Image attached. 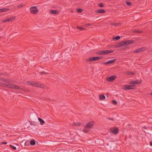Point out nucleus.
<instances>
[{
    "label": "nucleus",
    "mask_w": 152,
    "mask_h": 152,
    "mask_svg": "<svg viewBox=\"0 0 152 152\" xmlns=\"http://www.w3.org/2000/svg\"><path fill=\"white\" fill-rule=\"evenodd\" d=\"M94 126V122L91 121L88 122L85 126L83 131L85 133H87Z\"/></svg>",
    "instance_id": "obj_2"
},
{
    "label": "nucleus",
    "mask_w": 152,
    "mask_h": 152,
    "mask_svg": "<svg viewBox=\"0 0 152 152\" xmlns=\"http://www.w3.org/2000/svg\"><path fill=\"white\" fill-rule=\"evenodd\" d=\"M126 4L128 6H131L132 5V3L130 2L126 1Z\"/></svg>",
    "instance_id": "obj_30"
},
{
    "label": "nucleus",
    "mask_w": 152,
    "mask_h": 152,
    "mask_svg": "<svg viewBox=\"0 0 152 152\" xmlns=\"http://www.w3.org/2000/svg\"><path fill=\"white\" fill-rule=\"evenodd\" d=\"M99 6L100 7H103L104 6V5L103 4L101 3L99 4Z\"/></svg>",
    "instance_id": "obj_34"
},
{
    "label": "nucleus",
    "mask_w": 152,
    "mask_h": 152,
    "mask_svg": "<svg viewBox=\"0 0 152 152\" xmlns=\"http://www.w3.org/2000/svg\"><path fill=\"white\" fill-rule=\"evenodd\" d=\"M1 80L4 81L8 83H10V80L9 79H4V78H2L1 79H0Z\"/></svg>",
    "instance_id": "obj_21"
},
{
    "label": "nucleus",
    "mask_w": 152,
    "mask_h": 152,
    "mask_svg": "<svg viewBox=\"0 0 152 152\" xmlns=\"http://www.w3.org/2000/svg\"><path fill=\"white\" fill-rule=\"evenodd\" d=\"M116 60V59H114L113 60H111L108 61L103 63V64L105 65H107L108 64H113L114 62Z\"/></svg>",
    "instance_id": "obj_13"
},
{
    "label": "nucleus",
    "mask_w": 152,
    "mask_h": 152,
    "mask_svg": "<svg viewBox=\"0 0 152 152\" xmlns=\"http://www.w3.org/2000/svg\"><path fill=\"white\" fill-rule=\"evenodd\" d=\"M114 52L113 50H101L98 52V53L99 55H107L109 53H112Z\"/></svg>",
    "instance_id": "obj_4"
},
{
    "label": "nucleus",
    "mask_w": 152,
    "mask_h": 152,
    "mask_svg": "<svg viewBox=\"0 0 152 152\" xmlns=\"http://www.w3.org/2000/svg\"><path fill=\"white\" fill-rule=\"evenodd\" d=\"M150 144L152 146V142H150Z\"/></svg>",
    "instance_id": "obj_39"
},
{
    "label": "nucleus",
    "mask_w": 152,
    "mask_h": 152,
    "mask_svg": "<svg viewBox=\"0 0 152 152\" xmlns=\"http://www.w3.org/2000/svg\"><path fill=\"white\" fill-rule=\"evenodd\" d=\"M27 83L29 85L31 86L37 87L39 88H45L46 86L42 84H40L39 83H36L34 82H31V81H28Z\"/></svg>",
    "instance_id": "obj_1"
},
{
    "label": "nucleus",
    "mask_w": 152,
    "mask_h": 152,
    "mask_svg": "<svg viewBox=\"0 0 152 152\" xmlns=\"http://www.w3.org/2000/svg\"><path fill=\"white\" fill-rule=\"evenodd\" d=\"M39 73H40V74H48V73L46 72H39Z\"/></svg>",
    "instance_id": "obj_31"
},
{
    "label": "nucleus",
    "mask_w": 152,
    "mask_h": 152,
    "mask_svg": "<svg viewBox=\"0 0 152 152\" xmlns=\"http://www.w3.org/2000/svg\"><path fill=\"white\" fill-rule=\"evenodd\" d=\"M120 38V37L118 36L115 37H113V40H118Z\"/></svg>",
    "instance_id": "obj_24"
},
{
    "label": "nucleus",
    "mask_w": 152,
    "mask_h": 152,
    "mask_svg": "<svg viewBox=\"0 0 152 152\" xmlns=\"http://www.w3.org/2000/svg\"><path fill=\"white\" fill-rule=\"evenodd\" d=\"M124 41L125 45H128L134 42V41L132 40H127Z\"/></svg>",
    "instance_id": "obj_11"
},
{
    "label": "nucleus",
    "mask_w": 152,
    "mask_h": 152,
    "mask_svg": "<svg viewBox=\"0 0 152 152\" xmlns=\"http://www.w3.org/2000/svg\"><path fill=\"white\" fill-rule=\"evenodd\" d=\"M72 125L73 126H80L81 125V124L79 122H76L72 124Z\"/></svg>",
    "instance_id": "obj_22"
},
{
    "label": "nucleus",
    "mask_w": 152,
    "mask_h": 152,
    "mask_svg": "<svg viewBox=\"0 0 152 152\" xmlns=\"http://www.w3.org/2000/svg\"><path fill=\"white\" fill-rule=\"evenodd\" d=\"M110 132L111 133L116 134L118 132V128H112L110 129Z\"/></svg>",
    "instance_id": "obj_7"
},
{
    "label": "nucleus",
    "mask_w": 152,
    "mask_h": 152,
    "mask_svg": "<svg viewBox=\"0 0 152 152\" xmlns=\"http://www.w3.org/2000/svg\"><path fill=\"white\" fill-rule=\"evenodd\" d=\"M1 38V37H0V39Z\"/></svg>",
    "instance_id": "obj_43"
},
{
    "label": "nucleus",
    "mask_w": 152,
    "mask_h": 152,
    "mask_svg": "<svg viewBox=\"0 0 152 152\" xmlns=\"http://www.w3.org/2000/svg\"><path fill=\"white\" fill-rule=\"evenodd\" d=\"M112 103L114 105H116L117 104V102L115 100H113L112 101Z\"/></svg>",
    "instance_id": "obj_29"
},
{
    "label": "nucleus",
    "mask_w": 152,
    "mask_h": 152,
    "mask_svg": "<svg viewBox=\"0 0 152 152\" xmlns=\"http://www.w3.org/2000/svg\"><path fill=\"white\" fill-rule=\"evenodd\" d=\"M116 77L115 75L110 76L107 78V80L108 82H112L115 79Z\"/></svg>",
    "instance_id": "obj_9"
},
{
    "label": "nucleus",
    "mask_w": 152,
    "mask_h": 152,
    "mask_svg": "<svg viewBox=\"0 0 152 152\" xmlns=\"http://www.w3.org/2000/svg\"><path fill=\"white\" fill-rule=\"evenodd\" d=\"M28 142V141H26V143H25V145L26 144L27 142Z\"/></svg>",
    "instance_id": "obj_40"
},
{
    "label": "nucleus",
    "mask_w": 152,
    "mask_h": 152,
    "mask_svg": "<svg viewBox=\"0 0 152 152\" xmlns=\"http://www.w3.org/2000/svg\"><path fill=\"white\" fill-rule=\"evenodd\" d=\"M125 45L124 41H122L120 42L118 45V47H121L122 46Z\"/></svg>",
    "instance_id": "obj_15"
},
{
    "label": "nucleus",
    "mask_w": 152,
    "mask_h": 152,
    "mask_svg": "<svg viewBox=\"0 0 152 152\" xmlns=\"http://www.w3.org/2000/svg\"><path fill=\"white\" fill-rule=\"evenodd\" d=\"M151 94L152 95V92L151 93Z\"/></svg>",
    "instance_id": "obj_42"
},
{
    "label": "nucleus",
    "mask_w": 152,
    "mask_h": 152,
    "mask_svg": "<svg viewBox=\"0 0 152 152\" xmlns=\"http://www.w3.org/2000/svg\"><path fill=\"white\" fill-rule=\"evenodd\" d=\"M1 74H2V73L1 74H0V75H1Z\"/></svg>",
    "instance_id": "obj_44"
},
{
    "label": "nucleus",
    "mask_w": 152,
    "mask_h": 152,
    "mask_svg": "<svg viewBox=\"0 0 152 152\" xmlns=\"http://www.w3.org/2000/svg\"><path fill=\"white\" fill-rule=\"evenodd\" d=\"M107 119H109V120H112L113 121H114L113 119L111 118H107Z\"/></svg>",
    "instance_id": "obj_36"
},
{
    "label": "nucleus",
    "mask_w": 152,
    "mask_h": 152,
    "mask_svg": "<svg viewBox=\"0 0 152 152\" xmlns=\"http://www.w3.org/2000/svg\"><path fill=\"white\" fill-rule=\"evenodd\" d=\"M2 30V29L1 28H0V30Z\"/></svg>",
    "instance_id": "obj_41"
},
{
    "label": "nucleus",
    "mask_w": 152,
    "mask_h": 152,
    "mask_svg": "<svg viewBox=\"0 0 152 152\" xmlns=\"http://www.w3.org/2000/svg\"><path fill=\"white\" fill-rule=\"evenodd\" d=\"M10 147H11L14 150H15L16 149V147L15 146H13V145H10Z\"/></svg>",
    "instance_id": "obj_27"
},
{
    "label": "nucleus",
    "mask_w": 152,
    "mask_h": 152,
    "mask_svg": "<svg viewBox=\"0 0 152 152\" xmlns=\"http://www.w3.org/2000/svg\"><path fill=\"white\" fill-rule=\"evenodd\" d=\"M9 10V9L8 8H3L0 9V12H5Z\"/></svg>",
    "instance_id": "obj_17"
},
{
    "label": "nucleus",
    "mask_w": 152,
    "mask_h": 152,
    "mask_svg": "<svg viewBox=\"0 0 152 152\" xmlns=\"http://www.w3.org/2000/svg\"><path fill=\"white\" fill-rule=\"evenodd\" d=\"M144 50V48H142L137 49L136 50H134V53H140L141 52L143 51Z\"/></svg>",
    "instance_id": "obj_14"
},
{
    "label": "nucleus",
    "mask_w": 152,
    "mask_h": 152,
    "mask_svg": "<svg viewBox=\"0 0 152 152\" xmlns=\"http://www.w3.org/2000/svg\"><path fill=\"white\" fill-rule=\"evenodd\" d=\"M134 32L137 33H142V31H139L136 30L134 31Z\"/></svg>",
    "instance_id": "obj_33"
},
{
    "label": "nucleus",
    "mask_w": 152,
    "mask_h": 152,
    "mask_svg": "<svg viewBox=\"0 0 152 152\" xmlns=\"http://www.w3.org/2000/svg\"><path fill=\"white\" fill-rule=\"evenodd\" d=\"M82 11H83V10L81 9H77V12L79 13H81Z\"/></svg>",
    "instance_id": "obj_28"
},
{
    "label": "nucleus",
    "mask_w": 152,
    "mask_h": 152,
    "mask_svg": "<svg viewBox=\"0 0 152 152\" xmlns=\"http://www.w3.org/2000/svg\"><path fill=\"white\" fill-rule=\"evenodd\" d=\"M30 12L32 14H36L38 12V10L36 6L31 7L30 8Z\"/></svg>",
    "instance_id": "obj_5"
},
{
    "label": "nucleus",
    "mask_w": 152,
    "mask_h": 152,
    "mask_svg": "<svg viewBox=\"0 0 152 152\" xmlns=\"http://www.w3.org/2000/svg\"><path fill=\"white\" fill-rule=\"evenodd\" d=\"M105 96L104 95H99V99L100 100H102L105 99Z\"/></svg>",
    "instance_id": "obj_20"
},
{
    "label": "nucleus",
    "mask_w": 152,
    "mask_h": 152,
    "mask_svg": "<svg viewBox=\"0 0 152 152\" xmlns=\"http://www.w3.org/2000/svg\"><path fill=\"white\" fill-rule=\"evenodd\" d=\"M2 143L4 144H7V142H4Z\"/></svg>",
    "instance_id": "obj_38"
},
{
    "label": "nucleus",
    "mask_w": 152,
    "mask_h": 152,
    "mask_svg": "<svg viewBox=\"0 0 152 152\" xmlns=\"http://www.w3.org/2000/svg\"><path fill=\"white\" fill-rule=\"evenodd\" d=\"M126 74L129 75H133L134 74L133 72L130 71L127 72Z\"/></svg>",
    "instance_id": "obj_25"
},
{
    "label": "nucleus",
    "mask_w": 152,
    "mask_h": 152,
    "mask_svg": "<svg viewBox=\"0 0 152 152\" xmlns=\"http://www.w3.org/2000/svg\"><path fill=\"white\" fill-rule=\"evenodd\" d=\"M102 58V57L101 56H97L94 57H93L89 58L86 59V61H95L98 60Z\"/></svg>",
    "instance_id": "obj_6"
},
{
    "label": "nucleus",
    "mask_w": 152,
    "mask_h": 152,
    "mask_svg": "<svg viewBox=\"0 0 152 152\" xmlns=\"http://www.w3.org/2000/svg\"><path fill=\"white\" fill-rule=\"evenodd\" d=\"M135 88V86L134 85H126L124 87V89L126 90L133 89Z\"/></svg>",
    "instance_id": "obj_8"
},
{
    "label": "nucleus",
    "mask_w": 152,
    "mask_h": 152,
    "mask_svg": "<svg viewBox=\"0 0 152 152\" xmlns=\"http://www.w3.org/2000/svg\"><path fill=\"white\" fill-rule=\"evenodd\" d=\"M96 12L98 13H104L105 12V11L103 9H100L97 10Z\"/></svg>",
    "instance_id": "obj_16"
},
{
    "label": "nucleus",
    "mask_w": 152,
    "mask_h": 152,
    "mask_svg": "<svg viewBox=\"0 0 152 152\" xmlns=\"http://www.w3.org/2000/svg\"><path fill=\"white\" fill-rule=\"evenodd\" d=\"M2 86L7 87L8 88L12 89H21V88H20L19 86L17 85H14L12 84H11L10 83L6 84V83H4L2 84Z\"/></svg>",
    "instance_id": "obj_3"
},
{
    "label": "nucleus",
    "mask_w": 152,
    "mask_h": 152,
    "mask_svg": "<svg viewBox=\"0 0 152 152\" xmlns=\"http://www.w3.org/2000/svg\"><path fill=\"white\" fill-rule=\"evenodd\" d=\"M50 12L56 15L57 14L59 13L58 11L56 10H51Z\"/></svg>",
    "instance_id": "obj_19"
},
{
    "label": "nucleus",
    "mask_w": 152,
    "mask_h": 152,
    "mask_svg": "<svg viewBox=\"0 0 152 152\" xmlns=\"http://www.w3.org/2000/svg\"><path fill=\"white\" fill-rule=\"evenodd\" d=\"M30 144L31 145H35V142L34 140H32L30 141Z\"/></svg>",
    "instance_id": "obj_23"
},
{
    "label": "nucleus",
    "mask_w": 152,
    "mask_h": 152,
    "mask_svg": "<svg viewBox=\"0 0 152 152\" xmlns=\"http://www.w3.org/2000/svg\"><path fill=\"white\" fill-rule=\"evenodd\" d=\"M30 124L31 125H33L34 126L36 125V124L34 122H30Z\"/></svg>",
    "instance_id": "obj_32"
},
{
    "label": "nucleus",
    "mask_w": 152,
    "mask_h": 152,
    "mask_svg": "<svg viewBox=\"0 0 152 152\" xmlns=\"http://www.w3.org/2000/svg\"><path fill=\"white\" fill-rule=\"evenodd\" d=\"M141 83V82L140 80H134L133 81L130 82L129 84H130L136 85L140 84Z\"/></svg>",
    "instance_id": "obj_12"
},
{
    "label": "nucleus",
    "mask_w": 152,
    "mask_h": 152,
    "mask_svg": "<svg viewBox=\"0 0 152 152\" xmlns=\"http://www.w3.org/2000/svg\"><path fill=\"white\" fill-rule=\"evenodd\" d=\"M118 23H113L112 25L113 26H117L118 25Z\"/></svg>",
    "instance_id": "obj_35"
},
{
    "label": "nucleus",
    "mask_w": 152,
    "mask_h": 152,
    "mask_svg": "<svg viewBox=\"0 0 152 152\" xmlns=\"http://www.w3.org/2000/svg\"><path fill=\"white\" fill-rule=\"evenodd\" d=\"M38 119L40 122V125H43L45 123V121L41 118H38Z\"/></svg>",
    "instance_id": "obj_18"
},
{
    "label": "nucleus",
    "mask_w": 152,
    "mask_h": 152,
    "mask_svg": "<svg viewBox=\"0 0 152 152\" xmlns=\"http://www.w3.org/2000/svg\"><path fill=\"white\" fill-rule=\"evenodd\" d=\"M22 7V5H20L19 6H18V8H20Z\"/></svg>",
    "instance_id": "obj_37"
},
{
    "label": "nucleus",
    "mask_w": 152,
    "mask_h": 152,
    "mask_svg": "<svg viewBox=\"0 0 152 152\" xmlns=\"http://www.w3.org/2000/svg\"><path fill=\"white\" fill-rule=\"evenodd\" d=\"M15 16H12L10 18H8L4 20H3L2 22L3 23H5L6 22L11 21L13 20H15Z\"/></svg>",
    "instance_id": "obj_10"
},
{
    "label": "nucleus",
    "mask_w": 152,
    "mask_h": 152,
    "mask_svg": "<svg viewBox=\"0 0 152 152\" xmlns=\"http://www.w3.org/2000/svg\"><path fill=\"white\" fill-rule=\"evenodd\" d=\"M77 28L78 29H79L80 30H83L84 29V28H83L81 27L80 26H77Z\"/></svg>",
    "instance_id": "obj_26"
}]
</instances>
